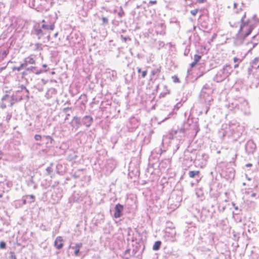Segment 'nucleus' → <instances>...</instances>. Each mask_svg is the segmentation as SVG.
Returning a JSON list of instances; mask_svg holds the SVG:
<instances>
[{
	"label": "nucleus",
	"mask_w": 259,
	"mask_h": 259,
	"mask_svg": "<svg viewBox=\"0 0 259 259\" xmlns=\"http://www.w3.org/2000/svg\"><path fill=\"white\" fill-rule=\"evenodd\" d=\"M245 17V14L241 19V23L239 30L234 38V44L236 46L243 44L246 37L251 33L255 27L254 23L249 20L245 21L244 20Z\"/></svg>",
	"instance_id": "nucleus-1"
},
{
	"label": "nucleus",
	"mask_w": 259,
	"mask_h": 259,
	"mask_svg": "<svg viewBox=\"0 0 259 259\" xmlns=\"http://www.w3.org/2000/svg\"><path fill=\"white\" fill-rule=\"evenodd\" d=\"M232 71L230 65H225L217 72L213 79L218 82H222L230 75Z\"/></svg>",
	"instance_id": "nucleus-2"
},
{
	"label": "nucleus",
	"mask_w": 259,
	"mask_h": 259,
	"mask_svg": "<svg viewBox=\"0 0 259 259\" xmlns=\"http://www.w3.org/2000/svg\"><path fill=\"white\" fill-rule=\"evenodd\" d=\"M238 107L240 108L245 114H249L250 113L249 106L248 102L245 99L240 101Z\"/></svg>",
	"instance_id": "nucleus-3"
},
{
	"label": "nucleus",
	"mask_w": 259,
	"mask_h": 259,
	"mask_svg": "<svg viewBox=\"0 0 259 259\" xmlns=\"http://www.w3.org/2000/svg\"><path fill=\"white\" fill-rule=\"evenodd\" d=\"M13 105L12 102V99L8 95H6L2 98V103L1 104V107L2 108H5L7 106L12 107Z\"/></svg>",
	"instance_id": "nucleus-4"
},
{
	"label": "nucleus",
	"mask_w": 259,
	"mask_h": 259,
	"mask_svg": "<svg viewBox=\"0 0 259 259\" xmlns=\"http://www.w3.org/2000/svg\"><path fill=\"white\" fill-rule=\"evenodd\" d=\"M123 210V207L122 205L119 203L116 205L114 208V217L115 218L120 217L122 214Z\"/></svg>",
	"instance_id": "nucleus-5"
},
{
	"label": "nucleus",
	"mask_w": 259,
	"mask_h": 259,
	"mask_svg": "<svg viewBox=\"0 0 259 259\" xmlns=\"http://www.w3.org/2000/svg\"><path fill=\"white\" fill-rule=\"evenodd\" d=\"M64 245V240L61 236H58L56 238V240L54 242V246L55 247L58 249H61Z\"/></svg>",
	"instance_id": "nucleus-6"
},
{
	"label": "nucleus",
	"mask_w": 259,
	"mask_h": 259,
	"mask_svg": "<svg viewBox=\"0 0 259 259\" xmlns=\"http://www.w3.org/2000/svg\"><path fill=\"white\" fill-rule=\"evenodd\" d=\"M93 122V118L90 116L84 117L83 124L87 127L90 126Z\"/></svg>",
	"instance_id": "nucleus-7"
},
{
	"label": "nucleus",
	"mask_w": 259,
	"mask_h": 259,
	"mask_svg": "<svg viewBox=\"0 0 259 259\" xmlns=\"http://www.w3.org/2000/svg\"><path fill=\"white\" fill-rule=\"evenodd\" d=\"M259 59L258 58H255L251 62V66L252 68L257 69L259 68V65L257 64Z\"/></svg>",
	"instance_id": "nucleus-8"
},
{
	"label": "nucleus",
	"mask_w": 259,
	"mask_h": 259,
	"mask_svg": "<svg viewBox=\"0 0 259 259\" xmlns=\"http://www.w3.org/2000/svg\"><path fill=\"white\" fill-rule=\"evenodd\" d=\"M41 27L44 29L53 30L55 29V24L54 23H52L50 25H47L43 24Z\"/></svg>",
	"instance_id": "nucleus-9"
},
{
	"label": "nucleus",
	"mask_w": 259,
	"mask_h": 259,
	"mask_svg": "<svg viewBox=\"0 0 259 259\" xmlns=\"http://www.w3.org/2000/svg\"><path fill=\"white\" fill-rule=\"evenodd\" d=\"M82 244L81 243H77L75 245V246L74 247V248H75L74 254L75 256L78 255L80 248L82 247Z\"/></svg>",
	"instance_id": "nucleus-10"
},
{
	"label": "nucleus",
	"mask_w": 259,
	"mask_h": 259,
	"mask_svg": "<svg viewBox=\"0 0 259 259\" xmlns=\"http://www.w3.org/2000/svg\"><path fill=\"white\" fill-rule=\"evenodd\" d=\"M161 244V242L160 241H156L152 247L153 250L156 251L159 249L160 245Z\"/></svg>",
	"instance_id": "nucleus-11"
},
{
	"label": "nucleus",
	"mask_w": 259,
	"mask_h": 259,
	"mask_svg": "<svg viewBox=\"0 0 259 259\" xmlns=\"http://www.w3.org/2000/svg\"><path fill=\"white\" fill-rule=\"evenodd\" d=\"M25 59V62L28 63L29 64H34L35 63L34 59L31 56H28Z\"/></svg>",
	"instance_id": "nucleus-12"
},
{
	"label": "nucleus",
	"mask_w": 259,
	"mask_h": 259,
	"mask_svg": "<svg viewBox=\"0 0 259 259\" xmlns=\"http://www.w3.org/2000/svg\"><path fill=\"white\" fill-rule=\"evenodd\" d=\"M206 87H204L203 88V89H202V91H201V97H205V94H206L207 95H209V94L211 93H212V90L211 89H210L208 91V93H206L205 90L206 89Z\"/></svg>",
	"instance_id": "nucleus-13"
},
{
	"label": "nucleus",
	"mask_w": 259,
	"mask_h": 259,
	"mask_svg": "<svg viewBox=\"0 0 259 259\" xmlns=\"http://www.w3.org/2000/svg\"><path fill=\"white\" fill-rule=\"evenodd\" d=\"M199 174V171H190L189 172V176L190 178H193L195 176Z\"/></svg>",
	"instance_id": "nucleus-14"
},
{
	"label": "nucleus",
	"mask_w": 259,
	"mask_h": 259,
	"mask_svg": "<svg viewBox=\"0 0 259 259\" xmlns=\"http://www.w3.org/2000/svg\"><path fill=\"white\" fill-rule=\"evenodd\" d=\"M102 25H107L108 23L109 20H108V18L107 17H102Z\"/></svg>",
	"instance_id": "nucleus-15"
},
{
	"label": "nucleus",
	"mask_w": 259,
	"mask_h": 259,
	"mask_svg": "<svg viewBox=\"0 0 259 259\" xmlns=\"http://www.w3.org/2000/svg\"><path fill=\"white\" fill-rule=\"evenodd\" d=\"M201 58V56L196 54L194 56V61L197 63L200 60Z\"/></svg>",
	"instance_id": "nucleus-16"
},
{
	"label": "nucleus",
	"mask_w": 259,
	"mask_h": 259,
	"mask_svg": "<svg viewBox=\"0 0 259 259\" xmlns=\"http://www.w3.org/2000/svg\"><path fill=\"white\" fill-rule=\"evenodd\" d=\"M35 33L38 36H40V35H41L42 34V31L40 29H36L35 30Z\"/></svg>",
	"instance_id": "nucleus-17"
},
{
	"label": "nucleus",
	"mask_w": 259,
	"mask_h": 259,
	"mask_svg": "<svg viewBox=\"0 0 259 259\" xmlns=\"http://www.w3.org/2000/svg\"><path fill=\"white\" fill-rule=\"evenodd\" d=\"M23 68L21 67V65L19 66V67H14L13 68H12V70L13 71H20V70H21V69H22Z\"/></svg>",
	"instance_id": "nucleus-18"
},
{
	"label": "nucleus",
	"mask_w": 259,
	"mask_h": 259,
	"mask_svg": "<svg viewBox=\"0 0 259 259\" xmlns=\"http://www.w3.org/2000/svg\"><path fill=\"white\" fill-rule=\"evenodd\" d=\"M6 247V244L4 241H1L0 242V248L5 249Z\"/></svg>",
	"instance_id": "nucleus-19"
},
{
	"label": "nucleus",
	"mask_w": 259,
	"mask_h": 259,
	"mask_svg": "<svg viewBox=\"0 0 259 259\" xmlns=\"http://www.w3.org/2000/svg\"><path fill=\"white\" fill-rule=\"evenodd\" d=\"M249 44H251L252 45V46L250 48L249 51H251L252 49H253L257 44L256 42L252 43L251 42H249V41L246 43V45H248Z\"/></svg>",
	"instance_id": "nucleus-20"
},
{
	"label": "nucleus",
	"mask_w": 259,
	"mask_h": 259,
	"mask_svg": "<svg viewBox=\"0 0 259 259\" xmlns=\"http://www.w3.org/2000/svg\"><path fill=\"white\" fill-rule=\"evenodd\" d=\"M34 139L36 141H40L41 140L42 137L40 135H35L34 136Z\"/></svg>",
	"instance_id": "nucleus-21"
},
{
	"label": "nucleus",
	"mask_w": 259,
	"mask_h": 259,
	"mask_svg": "<svg viewBox=\"0 0 259 259\" xmlns=\"http://www.w3.org/2000/svg\"><path fill=\"white\" fill-rule=\"evenodd\" d=\"M172 78L173 81L174 82H175V83L180 82V80L177 76H172Z\"/></svg>",
	"instance_id": "nucleus-22"
},
{
	"label": "nucleus",
	"mask_w": 259,
	"mask_h": 259,
	"mask_svg": "<svg viewBox=\"0 0 259 259\" xmlns=\"http://www.w3.org/2000/svg\"><path fill=\"white\" fill-rule=\"evenodd\" d=\"M73 121H74L77 123L78 126H79L80 122H79L78 118L77 117H76V116L73 117Z\"/></svg>",
	"instance_id": "nucleus-23"
},
{
	"label": "nucleus",
	"mask_w": 259,
	"mask_h": 259,
	"mask_svg": "<svg viewBox=\"0 0 259 259\" xmlns=\"http://www.w3.org/2000/svg\"><path fill=\"white\" fill-rule=\"evenodd\" d=\"M198 9H194V10H191L190 11V13L192 15L195 16L197 14V13H198Z\"/></svg>",
	"instance_id": "nucleus-24"
},
{
	"label": "nucleus",
	"mask_w": 259,
	"mask_h": 259,
	"mask_svg": "<svg viewBox=\"0 0 259 259\" xmlns=\"http://www.w3.org/2000/svg\"><path fill=\"white\" fill-rule=\"evenodd\" d=\"M159 72V70L158 69L153 70L151 71V74L152 75H154L156 74H158Z\"/></svg>",
	"instance_id": "nucleus-25"
},
{
	"label": "nucleus",
	"mask_w": 259,
	"mask_h": 259,
	"mask_svg": "<svg viewBox=\"0 0 259 259\" xmlns=\"http://www.w3.org/2000/svg\"><path fill=\"white\" fill-rule=\"evenodd\" d=\"M182 103L181 102H179L175 106V109L178 110L182 106Z\"/></svg>",
	"instance_id": "nucleus-26"
},
{
	"label": "nucleus",
	"mask_w": 259,
	"mask_h": 259,
	"mask_svg": "<svg viewBox=\"0 0 259 259\" xmlns=\"http://www.w3.org/2000/svg\"><path fill=\"white\" fill-rule=\"evenodd\" d=\"M28 64H28V63H27V62H25V59H24V63H22V64H21V67H22L23 68H25V67H27V66L28 65Z\"/></svg>",
	"instance_id": "nucleus-27"
},
{
	"label": "nucleus",
	"mask_w": 259,
	"mask_h": 259,
	"mask_svg": "<svg viewBox=\"0 0 259 259\" xmlns=\"http://www.w3.org/2000/svg\"><path fill=\"white\" fill-rule=\"evenodd\" d=\"M10 254H11L10 257L11 259H17L16 256L14 252H11L10 253Z\"/></svg>",
	"instance_id": "nucleus-28"
},
{
	"label": "nucleus",
	"mask_w": 259,
	"mask_h": 259,
	"mask_svg": "<svg viewBox=\"0 0 259 259\" xmlns=\"http://www.w3.org/2000/svg\"><path fill=\"white\" fill-rule=\"evenodd\" d=\"M147 72L146 70H144V71H142V75H141L142 77H145L147 74Z\"/></svg>",
	"instance_id": "nucleus-29"
},
{
	"label": "nucleus",
	"mask_w": 259,
	"mask_h": 259,
	"mask_svg": "<svg viewBox=\"0 0 259 259\" xmlns=\"http://www.w3.org/2000/svg\"><path fill=\"white\" fill-rule=\"evenodd\" d=\"M233 60H234V62H238V61H239V62H241V60H240V59H238V58H237V57H235V58H234Z\"/></svg>",
	"instance_id": "nucleus-30"
},
{
	"label": "nucleus",
	"mask_w": 259,
	"mask_h": 259,
	"mask_svg": "<svg viewBox=\"0 0 259 259\" xmlns=\"http://www.w3.org/2000/svg\"><path fill=\"white\" fill-rule=\"evenodd\" d=\"M196 64V63L194 61H193V62H192L190 64V66L191 68H193V67H194L195 66Z\"/></svg>",
	"instance_id": "nucleus-31"
},
{
	"label": "nucleus",
	"mask_w": 259,
	"mask_h": 259,
	"mask_svg": "<svg viewBox=\"0 0 259 259\" xmlns=\"http://www.w3.org/2000/svg\"><path fill=\"white\" fill-rule=\"evenodd\" d=\"M29 197H30V199H32V201H33L34 200V198H35V197L34 195H29Z\"/></svg>",
	"instance_id": "nucleus-32"
},
{
	"label": "nucleus",
	"mask_w": 259,
	"mask_h": 259,
	"mask_svg": "<svg viewBox=\"0 0 259 259\" xmlns=\"http://www.w3.org/2000/svg\"><path fill=\"white\" fill-rule=\"evenodd\" d=\"M196 2L198 3L201 4V3H204L205 2V0H197Z\"/></svg>",
	"instance_id": "nucleus-33"
},
{
	"label": "nucleus",
	"mask_w": 259,
	"mask_h": 259,
	"mask_svg": "<svg viewBox=\"0 0 259 259\" xmlns=\"http://www.w3.org/2000/svg\"><path fill=\"white\" fill-rule=\"evenodd\" d=\"M149 3L152 4H155L157 3V2H156V1H150L149 2Z\"/></svg>",
	"instance_id": "nucleus-34"
},
{
	"label": "nucleus",
	"mask_w": 259,
	"mask_h": 259,
	"mask_svg": "<svg viewBox=\"0 0 259 259\" xmlns=\"http://www.w3.org/2000/svg\"><path fill=\"white\" fill-rule=\"evenodd\" d=\"M67 110H71V107H70V108L67 107V108H65L63 109V111L64 112H66Z\"/></svg>",
	"instance_id": "nucleus-35"
},
{
	"label": "nucleus",
	"mask_w": 259,
	"mask_h": 259,
	"mask_svg": "<svg viewBox=\"0 0 259 259\" xmlns=\"http://www.w3.org/2000/svg\"><path fill=\"white\" fill-rule=\"evenodd\" d=\"M166 138V136H164L163 137V139H162V144H164V140H165Z\"/></svg>",
	"instance_id": "nucleus-36"
},
{
	"label": "nucleus",
	"mask_w": 259,
	"mask_h": 259,
	"mask_svg": "<svg viewBox=\"0 0 259 259\" xmlns=\"http://www.w3.org/2000/svg\"><path fill=\"white\" fill-rule=\"evenodd\" d=\"M237 6V3H234L233 6H234V9L236 8Z\"/></svg>",
	"instance_id": "nucleus-37"
},
{
	"label": "nucleus",
	"mask_w": 259,
	"mask_h": 259,
	"mask_svg": "<svg viewBox=\"0 0 259 259\" xmlns=\"http://www.w3.org/2000/svg\"><path fill=\"white\" fill-rule=\"evenodd\" d=\"M256 196V193H252L251 194V197H255Z\"/></svg>",
	"instance_id": "nucleus-38"
},
{
	"label": "nucleus",
	"mask_w": 259,
	"mask_h": 259,
	"mask_svg": "<svg viewBox=\"0 0 259 259\" xmlns=\"http://www.w3.org/2000/svg\"><path fill=\"white\" fill-rule=\"evenodd\" d=\"M70 116L69 114H67L66 118H65V120H67L68 119V117Z\"/></svg>",
	"instance_id": "nucleus-39"
},
{
	"label": "nucleus",
	"mask_w": 259,
	"mask_h": 259,
	"mask_svg": "<svg viewBox=\"0 0 259 259\" xmlns=\"http://www.w3.org/2000/svg\"><path fill=\"white\" fill-rule=\"evenodd\" d=\"M251 165H252V164H250V163H248V164H247L246 165V167H250V166H251Z\"/></svg>",
	"instance_id": "nucleus-40"
},
{
	"label": "nucleus",
	"mask_w": 259,
	"mask_h": 259,
	"mask_svg": "<svg viewBox=\"0 0 259 259\" xmlns=\"http://www.w3.org/2000/svg\"><path fill=\"white\" fill-rule=\"evenodd\" d=\"M179 148V146L178 145H177V148L174 150V152H175Z\"/></svg>",
	"instance_id": "nucleus-41"
},
{
	"label": "nucleus",
	"mask_w": 259,
	"mask_h": 259,
	"mask_svg": "<svg viewBox=\"0 0 259 259\" xmlns=\"http://www.w3.org/2000/svg\"><path fill=\"white\" fill-rule=\"evenodd\" d=\"M47 138L51 139V140H53V138L49 136H47Z\"/></svg>",
	"instance_id": "nucleus-42"
},
{
	"label": "nucleus",
	"mask_w": 259,
	"mask_h": 259,
	"mask_svg": "<svg viewBox=\"0 0 259 259\" xmlns=\"http://www.w3.org/2000/svg\"><path fill=\"white\" fill-rule=\"evenodd\" d=\"M238 64H236L234 65V68H237L238 67Z\"/></svg>",
	"instance_id": "nucleus-43"
},
{
	"label": "nucleus",
	"mask_w": 259,
	"mask_h": 259,
	"mask_svg": "<svg viewBox=\"0 0 259 259\" xmlns=\"http://www.w3.org/2000/svg\"><path fill=\"white\" fill-rule=\"evenodd\" d=\"M211 100H212V98L210 97H209V98L208 99V101L210 102Z\"/></svg>",
	"instance_id": "nucleus-44"
},
{
	"label": "nucleus",
	"mask_w": 259,
	"mask_h": 259,
	"mask_svg": "<svg viewBox=\"0 0 259 259\" xmlns=\"http://www.w3.org/2000/svg\"><path fill=\"white\" fill-rule=\"evenodd\" d=\"M258 36V34L255 35L252 37V38L254 39L255 37H257Z\"/></svg>",
	"instance_id": "nucleus-45"
},
{
	"label": "nucleus",
	"mask_w": 259,
	"mask_h": 259,
	"mask_svg": "<svg viewBox=\"0 0 259 259\" xmlns=\"http://www.w3.org/2000/svg\"><path fill=\"white\" fill-rule=\"evenodd\" d=\"M141 71V69L140 68H138V72H140Z\"/></svg>",
	"instance_id": "nucleus-46"
},
{
	"label": "nucleus",
	"mask_w": 259,
	"mask_h": 259,
	"mask_svg": "<svg viewBox=\"0 0 259 259\" xmlns=\"http://www.w3.org/2000/svg\"><path fill=\"white\" fill-rule=\"evenodd\" d=\"M58 35V33H56L55 34V36L56 37Z\"/></svg>",
	"instance_id": "nucleus-47"
},
{
	"label": "nucleus",
	"mask_w": 259,
	"mask_h": 259,
	"mask_svg": "<svg viewBox=\"0 0 259 259\" xmlns=\"http://www.w3.org/2000/svg\"><path fill=\"white\" fill-rule=\"evenodd\" d=\"M160 25H161V27H163V24H162V23H161V24H160Z\"/></svg>",
	"instance_id": "nucleus-48"
},
{
	"label": "nucleus",
	"mask_w": 259,
	"mask_h": 259,
	"mask_svg": "<svg viewBox=\"0 0 259 259\" xmlns=\"http://www.w3.org/2000/svg\"><path fill=\"white\" fill-rule=\"evenodd\" d=\"M45 22V20H42V23H44Z\"/></svg>",
	"instance_id": "nucleus-49"
},
{
	"label": "nucleus",
	"mask_w": 259,
	"mask_h": 259,
	"mask_svg": "<svg viewBox=\"0 0 259 259\" xmlns=\"http://www.w3.org/2000/svg\"><path fill=\"white\" fill-rule=\"evenodd\" d=\"M235 209H238V207H237V206L235 207Z\"/></svg>",
	"instance_id": "nucleus-50"
},
{
	"label": "nucleus",
	"mask_w": 259,
	"mask_h": 259,
	"mask_svg": "<svg viewBox=\"0 0 259 259\" xmlns=\"http://www.w3.org/2000/svg\"><path fill=\"white\" fill-rule=\"evenodd\" d=\"M48 39H49L50 38V35H49V36H48Z\"/></svg>",
	"instance_id": "nucleus-51"
},
{
	"label": "nucleus",
	"mask_w": 259,
	"mask_h": 259,
	"mask_svg": "<svg viewBox=\"0 0 259 259\" xmlns=\"http://www.w3.org/2000/svg\"><path fill=\"white\" fill-rule=\"evenodd\" d=\"M27 70H30V68H27Z\"/></svg>",
	"instance_id": "nucleus-52"
},
{
	"label": "nucleus",
	"mask_w": 259,
	"mask_h": 259,
	"mask_svg": "<svg viewBox=\"0 0 259 259\" xmlns=\"http://www.w3.org/2000/svg\"><path fill=\"white\" fill-rule=\"evenodd\" d=\"M24 74H25V73L23 72V75H24Z\"/></svg>",
	"instance_id": "nucleus-53"
}]
</instances>
